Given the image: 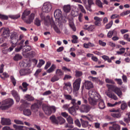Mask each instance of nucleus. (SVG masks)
<instances>
[{"label":"nucleus","mask_w":130,"mask_h":130,"mask_svg":"<svg viewBox=\"0 0 130 130\" xmlns=\"http://www.w3.org/2000/svg\"><path fill=\"white\" fill-rule=\"evenodd\" d=\"M11 94H12V96H14V98H15L19 95L18 94V92H17V91H16L15 90L11 91Z\"/></svg>","instance_id":"obj_57"},{"label":"nucleus","mask_w":130,"mask_h":130,"mask_svg":"<svg viewBox=\"0 0 130 130\" xmlns=\"http://www.w3.org/2000/svg\"><path fill=\"white\" fill-rule=\"evenodd\" d=\"M89 79L92 81L93 82H98V78L93 77V76H89Z\"/></svg>","instance_id":"obj_54"},{"label":"nucleus","mask_w":130,"mask_h":130,"mask_svg":"<svg viewBox=\"0 0 130 130\" xmlns=\"http://www.w3.org/2000/svg\"><path fill=\"white\" fill-rule=\"evenodd\" d=\"M58 80H59V77H58L56 75H55L51 78V82H52V83H54V82H56V81H58Z\"/></svg>","instance_id":"obj_41"},{"label":"nucleus","mask_w":130,"mask_h":130,"mask_svg":"<svg viewBox=\"0 0 130 130\" xmlns=\"http://www.w3.org/2000/svg\"><path fill=\"white\" fill-rule=\"evenodd\" d=\"M30 14H31V11L26 9L23 12L21 16V19H22L23 21H25L26 24H31L32 22H33V20H34V18H35V14L34 13H31L30 15ZM29 15H30V16H29ZM27 16H29L28 18L26 20L25 19Z\"/></svg>","instance_id":"obj_4"},{"label":"nucleus","mask_w":130,"mask_h":130,"mask_svg":"<svg viewBox=\"0 0 130 130\" xmlns=\"http://www.w3.org/2000/svg\"><path fill=\"white\" fill-rule=\"evenodd\" d=\"M126 107H127V104H126V103H123L121 105V109H122V110H124V109H125Z\"/></svg>","instance_id":"obj_61"},{"label":"nucleus","mask_w":130,"mask_h":130,"mask_svg":"<svg viewBox=\"0 0 130 130\" xmlns=\"http://www.w3.org/2000/svg\"><path fill=\"white\" fill-rule=\"evenodd\" d=\"M94 20H95L94 24L95 26H101V21H102V19L98 17L97 16H95L94 17Z\"/></svg>","instance_id":"obj_23"},{"label":"nucleus","mask_w":130,"mask_h":130,"mask_svg":"<svg viewBox=\"0 0 130 130\" xmlns=\"http://www.w3.org/2000/svg\"><path fill=\"white\" fill-rule=\"evenodd\" d=\"M89 99L88 101L91 105H96L99 102V108L100 109H104L105 108V103L104 101L101 99V96L99 93L94 92L93 90H90L89 91Z\"/></svg>","instance_id":"obj_1"},{"label":"nucleus","mask_w":130,"mask_h":130,"mask_svg":"<svg viewBox=\"0 0 130 130\" xmlns=\"http://www.w3.org/2000/svg\"><path fill=\"white\" fill-rule=\"evenodd\" d=\"M80 111L87 113V112L90 111V106L89 105H82L80 108Z\"/></svg>","instance_id":"obj_14"},{"label":"nucleus","mask_w":130,"mask_h":130,"mask_svg":"<svg viewBox=\"0 0 130 130\" xmlns=\"http://www.w3.org/2000/svg\"><path fill=\"white\" fill-rule=\"evenodd\" d=\"M129 35L127 34L124 35L123 38L124 40H126V41H128V42H130V38Z\"/></svg>","instance_id":"obj_50"},{"label":"nucleus","mask_w":130,"mask_h":130,"mask_svg":"<svg viewBox=\"0 0 130 130\" xmlns=\"http://www.w3.org/2000/svg\"><path fill=\"white\" fill-rule=\"evenodd\" d=\"M52 92L50 90L46 91L43 93L44 96H46L47 95H50Z\"/></svg>","instance_id":"obj_63"},{"label":"nucleus","mask_w":130,"mask_h":130,"mask_svg":"<svg viewBox=\"0 0 130 130\" xmlns=\"http://www.w3.org/2000/svg\"><path fill=\"white\" fill-rule=\"evenodd\" d=\"M31 73V70L30 69H21L19 71L20 76H26L29 75Z\"/></svg>","instance_id":"obj_15"},{"label":"nucleus","mask_w":130,"mask_h":130,"mask_svg":"<svg viewBox=\"0 0 130 130\" xmlns=\"http://www.w3.org/2000/svg\"><path fill=\"white\" fill-rule=\"evenodd\" d=\"M63 11L65 13H70L71 11V6L70 5H65L63 7Z\"/></svg>","instance_id":"obj_34"},{"label":"nucleus","mask_w":130,"mask_h":130,"mask_svg":"<svg viewBox=\"0 0 130 130\" xmlns=\"http://www.w3.org/2000/svg\"><path fill=\"white\" fill-rule=\"evenodd\" d=\"M80 121L81 122V125L82 127L86 128V127H88V126H91V125L89 124V122L86 120H83L82 118L80 119Z\"/></svg>","instance_id":"obj_22"},{"label":"nucleus","mask_w":130,"mask_h":130,"mask_svg":"<svg viewBox=\"0 0 130 130\" xmlns=\"http://www.w3.org/2000/svg\"><path fill=\"white\" fill-rule=\"evenodd\" d=\"M52 9V5L50 3H45L44 4L42 10L44 13H49Z\"/></svg>","instance_id":"obj_11"},{"label":"nucleus","mask_w":130,"mask_h":130,"mask_svg":"<svg viewBox=\"0 0 130 130\" xmlns=\"http://www.w3.org/2000/svg\"><path fill=\"white\" fill-rule=\"evenodd\" d=\"M66 122V119L62 117H58V124H63Z\"/></svg>","instance_id":"obj_31"},{"label":"nucleus","mask_w":130,"mask_h":130,"mask_svg":"<svg viewBox=\"0 0 130 130\" xmlns=\"http://www.w3.org/2000/svg\"><path fill=\"white\" fill-rule=\"evenodd\" d=\"M54 17L57 21V23L59 26L62 25L63 23H67V18L64 16H62V12L60 10H56L54 12Z\"/></svg>","instance_id":"obj_3"},{"label":"nucleus","mask_w":130,"mask_h":130,"mask_svg":"<svg viewBox=\"0 0 130 130\" xmlns=\"http://www.w3.org/2000/svg\"><path fill=\"white\" fill-rule=\"evenodd\" d=\"M45 63V61L43 59H40L38 64L37 65V68H41Z\"/></svg>","instance_id":"obj_40"},{"label":"nucleus","mask_w":130,"mask_h":130,"mask_svg":"<svg viewBox=\"0 0 130 130\" xmlns=\"http://www.w3.org/2000/svg\"><path fill=\"white\" fill-rule=\"evenodd\" d=\"M1 123L3 125H10L11 124V120L10 119L2 118Z\"/></svg>","instance_id":"obj_20"},{"label":"nucleus","mask_w":130,"mask_h":130,"mask_svg":"<svg viewBox=\"0 0 130 130\" xmlns=\"http://www.w3.org/2000/svg\"><path fill=\"white\" fill-rule=\"evenodd\" d=\"M44 24L45 26H49V25H51V26L53 28L54 31H55L56 33H58V34H60V30H59V29L57 27L56 24H55V22L52 17L50 18L49 16H47L46 17H44Z\"/></svg>","instance_id":"obj_2"},{"label":"nucleus","mask_w":130,"mask_h":130,"mask_svg":"<svg viewBox=\"0 0 130 130\" xmlns=\"http://www.w3.org/2000/svg\"><path fill=\"white\" fill-rule=\"evenodd\" d=\"M113 24V21H111L108 24L106 25V28L107 29H110L111 27L112 26V25Z\"/></svg>","instance_id":"obj_53"},{"label":"nucleus","mask_w":130,"mask_h":130,"mask_svg":"<svg viewBox=\"0 0 130 130\" xmlns=\"http://www.w3.org/2000/svg\"><path fill=\"white\" fill-rule=\"evenodd\" d=\"M64 97L65 99H66V100H71V103L72 102L73 100H75V103H77V100L75 99H73L72 98V96L70 94H64Z\"/></svg>","instance_id":"obj_28"},{"label":"nucleus","mask_w":130,"mask_h":130,"mask_svg":"<svg viewBox=\"0 0 130 130\" xmlns=\"http://www.w3.org/2000/svg\"><path fill=\"white\" fill-rule=\"evenodd\" d=\"M129 14H130V10H127L126 11H124V12H122L120 14V16H121V17H124V16H126V15H128Z\"/></svg>","instance_id":"obj_45"},{"label":"nucleus","mask_w":130,"mask_h":130,"mask_svg":"<svg viewBox=\"0 0 130 130\" xmlns=\"http://www.w3.org/2000/svg\"><path fill=\"white\" fill-rule=\"evenodd\" d=\"M115 81L117 82L118 85H122V80H121V79L116 78L115 79Z\"/></svg>","instance_id":"obj_55"},{"label":"nucleus","mask_w":130,"mask_h":130,"mask_svg":"<svg viewBox=\"0 0 130 130\" xmlns=\"http://www.w3.org/2000/svg\"><path fill=\"white\" fill-rule=\"evenodd\" d=\"M11 43L13 45L17 46V43L19 42V36L18 33L15 31H13L11 33L10 35Z\"/></svg>","instance_id":"obj_10"},{"label":"nucleus","mask_w":130,"mask_h":130,"mask_svg":"<svg viewBox=\"0 0 130 130\" xmlns=\"http://www.w3.org/2000/svg\"><path fill=\"white\" fill-rule=\"evenodd\" d=\"M95 4L99 6V8H103V6L102 5V2L100 0H96Z\"/></svg>","instance_id":"obj_47"},{"label":"nucleus","mask_w":130,"mask_h":130,"mask_svg":"<svg viewBox=\"0 0 130 130\" xmlns=\"http://www.w3.org/2000/svg\"><path fill=\"white\" fill-rule=\"evenodd\" d=\"M115 122H110V124H113V126L109 127V130H120V126L117 124H113Z\"/></svg>","instance_id":"obj_17"},{"label":"nucleus","mask_w":130,"mask_h":130,"mask_svg":"<svg viewBox=\"0 0 130 130\" xmlns=\"http://www.w3.org/2000/svg\"><path fill=\"white\" fill-rule=\"evenodd\" d=\"M14 104V100L7 99L2 101V106H0L1 110H8Z\"/></svg>","instance_id":"obj_6"},{"label":"nucleus","mask_w":130,"mask_h":130,"mask_svg":"<svg viewBox=\"0 0 130 130\" xmlns=\"http://www.w3.org/2000/svg\"><path fill=\"white\" fill-rule=\"evenodd\" d=\"M69 26L71 29L74 31V32H76L77 31V28H76V26H75V23L72 20H69Z\"/></svg>","instance_id":"obj_26"},{"label":"nucleus","mask_w":130,"mask_h":130,"mask_svg":"<svg viewBox=\"0 0 130 130\" xmlns=\"http://www.w3.org/2000/svg\"><path fill=\"white\" fill-rule=\"evenodd\" d=\"M82 76H83V72L81 71L75 72V77H76V78H80V77H82Z\"/></svg>","instance_id":"obj_43"},{"label":"nucleus","mask_w":130,"mask_h":130,"mask_svg":"<svg viewBox=\"0 0 130 130\" xmlns=\"http://www.w3.org/2000/svg\"><path fill=\"white\" fill-rule=\"evenodd\" d=\"M82 79L81 78L76 79L73 84V94H79V90H80V86H81V82Z\"/></svg>","instance_id":"obj_8"},{"label":"nucleus","mask_w":130,"mask_h":130,"mask_svg":"<svg viewBox=\"0 0 130 130\" xmlns=\"http://www.w3.org/2000/svg\"><path fill=\"white\" fill-rule=\"evenodd\" d=\"M73 40H71V42L72 43H78V39H79V38H78V36L76 35H73L72 36Z\"/></svg>","instance_id":"obj_38"},{"label":"nucleus","mask_w":130,"mask_h":130,"mask_svg":"<svg viewBox=\"0 0 130 130\" xmlns=\"http://www.w3.org/2000/svg\"><path fill=\"white\" fill-rule=\"evenodd\" d=\"M114 35H117V30L116 28L109 31L107 34V37L108 38H112V37L114 36Z\"/></svg>","instance_id":"obj_18"},{"label":"nucleus","mask_w":130,"mask_h":130,"mask_svg":"<svg viewBox=\"0 0 130 130\" xmlns=\"http://www.w3.org/2000/svg\"><path fill=\"white\" fill-rule=\"evenodd\" d=\"M69 107H70V105L65 104L62 106V108L64 109V110H69Z\"/></svg>","instance_id":"obj_62"},{"label":"nucleus","mask_w":130,"mask_h":130,"mask_svg":"<svg viewBox=\"0 0 130 130\" xmlns=\"http://www.w3.org/2000/svg\"><path fill=\"white\" fill-rule=\"evenodd\" d=\"M27 54L29 57L31 58L34 57V56H36V55H37V53H36V51H31L29 52Z\"/></svg>","instance_id":"obj_36"},{"label":"nucleus","mask_w":130,"mask_h":130,"mask_svg":"<svg viewBox=\"0 0 130 130\" xmlns=\"http://www.w3.org/2000/svg\"><path fill=\"white\" fill-rule=\"evenodd\" d=\"M74 123L76 124V125H77V126H78V127H81V122L79 119H76Z\"/></svg>","instance_id":"obj_56"},{"label":"nucleus","mask_w":130,"mask_h":130,"mask_svg":"<svg viewBox=\"0 0 130 130\" xmlns=\"http://www.w3.org/2000/svg\"><path fill=\"white\" fill-rule=\"evenodd\" d=\"M34 97L31 95L25 94L24 96V100L26 101H34Z\"/></svg>","instance_id":"obj_25"},{"label":"nucleus","mask_w":130,"mask_h":130,"mask_svg":"<svg viewBox=\"0 0 130 130\" xmlns=\"http://www.w3.org/2000/svg\"><path fill=\"white\" fill-rule=\"evenodd\" d=\"M92 7V5H90L89 4L85 5V8L87 11H88L89 12H92V9L91 8Z\"/></svg>","instance_id":"obj_48"},{"label":"nucleus","mask_w":130,"mask_h":130,"mask_svg":"<svg viewBox=\"0 0 130 130\" xmlns=\"http://www.w3.org/2000/svg\"><path fill=\"white\" fill-rule=\"evenodd\" d=\"M31 110L29 109H25L23 110V114L26 116H30L31 114Z\"/></svg>","instance_id":"obj_35"},{"label":"nucleus","mask_w":130,"mask_h":130,"mask_svg":"<svg viewBox=\"0 0 130 130\" xmlns=\"http://www.w3.org/2000/svg\"><path fill=\"white\" fill-rule=\"evenodd\" d=\"M26 48L24 52H28V51H30L32 49V47L30 45L25 46Z\"/></svg>","instance_id":"obj_59"},{"label":"nucleus","mask_w":130,"mask_h":130,"mask_svg":"<svg viewBox=\"0 0 130 130\" xmlns=\"http://www.w3.org/2000/svg\"><path fill=\"white\" fill-rule=\"evenodd\" d=\"M56 75L58 77L59 79H60V78H61V76L63 75V72L61 70L58 69L56 71Z\"/></svg>","instance_id":"obj_30"},{"label":"nucleus","mask_w":130,"mask_h":130,"mask_svg":"<svg viewBox=\"0 0 130 130\" xmlns=\"http://www.w3.org/2000/svg\"><path fill=\"white\" fill-rule=\"evenodd\" d=\"M85 30H87V31H92V30H94V29H95V27L94 26V25H92L90 26L85 25Z\"/></svg>","instance_id":"obj_32"},{"label":"nucleus","mask_w":130,"mask_h":130,"mask_svg":"<svg viewBox=\"0 0 130 130\" xmlns=\"http://www.w3.org/2000/svg\"><path fill=\"white\" fill-rule=\"evenodd\" d=\"M107 87H108L109 90H112L119 97V98H121L122 97V92L121 90H120V88H118L115 85L107 84Z\"/></svg>","instance_id":"obj_9"},{"label":"nucleus","mask_w":130,"mask_h":130,"mask_svg":"<svg viewBox=\"0 0 130 130\" xmlns=\"http://www.w3.org/2000/svg\"><path fill=\"white\" fill-rule=\"evenodd\" d=\"M61 115L63 116V117H64V118H67L69 117V114L66 112H61Z\"/></svg>","instance_id":"obj_60"},{"label":"nucleus","mask_w":130,"mask_h":130,"mask_svg":"<svg viewBox=\"0 0 130 130\" xmlns=\"http://www.w3.org/2000/svg\"><path fill=\"white\" fill-rule=\"evenodd\" d=\"M106 83H108V84H112V85H114L115 84V82L113 80L109 79L108 78H107L106 80Z\"/></svg>","instance_id":"obj_49"},{"label":"nucleus","mask_w":130,"mask_h":130,"mask_svg":"<svg viewBox=\"0 0 130 130\" xmlns=\"http://www.w3.org/2000/svg\"><path fill=\"white\" fill-rule=\"evenodd\" d=\"M43 110L47 115H50L52 113H55L56 108L54 106H48L46 105L43 106Z\"/></svg>","instance_id":"obj_7"},{"label":"nucleus","mask_w":130,"mask_h":130,"mask_svg":"<svg viewBox=\"0 0 130 130\" xmlns=\"http://www.w3.org/2000/svg\"><path fill=\"white\" fill-rule=\"evenodd\" d=\"M41 105V102L35 103L32 104L31 106V110L33 112H37L38 109H39V107Z\"/></svg>","instance_id":"obj_12"},{"label":"nucleus","mask_w":130,"mask_h":130,"mask_svg":"<svg viewBox=\"0 0 130 130\" xmlns=\"http://www.w3.org/2000/svg\"><path fill=\"white\" fill-rule=\"evenodd\" d=\"M14 122L17 124H24V122H23V121L19 120H15Z\"/></svg>","instance_id":"obj_64"},{"label":"nucleus","mask_w":130,"mask_h":130,"mask_svg":"<svg viewBox=\"0 0 130 130\" xmlns=\"http://www.w3.org/2000/svg\"><path fill=\"white\" fill-rule=\"evenodd\" d=\"M67 120L69 124H74V120H73V118L71 117V116H69L67 118Z\"/></svg>","instance_id":"obj_42"},{"label":"nucleus","mask_w":130,"mask_h":130,"mask_svg":"<svg viewBox=\"0 0 130 130\" xmlns=\"http://www.w3.org/2000/svg\"><path fill=\"white\" fill-rule=\"evenodd\" d=\"M78 8L80 9L81 12H82L83 14H86V10L82 5L79 4Z\"/></svg>","instance_id":"obj_44"},{"label":"nucleus","mask_w":130,"mask_h":130,"mask_svg":"<svg viewBox=\"0 0 130 130\" xmlns=\"http://www.w3.org/2000/svg\"><path fill=\"white\" fill-rule=\"evenodd\" d=\"M34 23L37 27H40V26H41V20L38 18H36Z\"/></svg>","instance_id":"obj_37"},{"label":"nucleus","mask_w":130,"mask_h":130,"mask_svg":"<svg viewBox=\"0 0 130 130\" xmlns=\"http://www.w3.org/2000/svg\"><path fill=\"white\" fill-rule=\"evenodd\" d=\"M22 58H23V57L22 56V55H20V54H15V56L13 57V59L15 61L21 60Z\"/></svg>","instance_id":"obj_29"},{"label":"nucleus","mask_w":130,"mask_h":130,"mask_svg":"<svg viewBox=\"0 0 130 130\" xmlns=\"http://www.w3.org/2000/svg\"><path fill=\"white\" fill-rule=\"evenodd\" d=\"M82 102L81 101H78L77 103H75V100H73L72 102L71 103V104H72L73 106L69 108L68 109V111L70 114H72V115H77V111L79 108L80 107H79V105H81Z\"/></svg>","instance_id":"obj_5"},{"label":"nucleus","mask_w":130,"mask_h":130,"mask_svg":"<svg viewBox=\"0 0 130 130\" xmlns=\"http://www.w3.org/2000/svg\"><path fill=\"white\" fill-rule=\"evenodd\" d=\"M24 47L22 45H21L20 47H18L15 48V51L16 52H20L21 51V49Z\"/></svg>","instance_id":"obj_58"},{"label":"nucleus","mask_w":130,"mask_h":130,"mask_svg":"<svg viewBox=\"0 0 130 130\" xmlns=\"http://www.w3.org/2000/svg\"><path fill=\"white\" fill-rule=\"evenodd\" d=\"M9 35H10V29L9 28H5L3 30V34H2V37L7 39L9 37Z\"/></svg>","instance_id":"obj_19"},{"label":"nucleus","mask_w":130,"mask_h":130,"mask_svg":"<svg viewBox=\"0 0 130 130\" xmlns=\"http://www.w3.org/2000/svg\"><path fill=\"white\" fill-rule=\"evenodd\" d=\"M50 120H51L52 123L54 124H58V117L56 118L55 115H52L49 118Z\"/></svg>","instance_id":"obj_21"},{"label":"nucleus","mask_w":130,"mask_h":130,"mask_svg":"<svg viewBox=\"0 0 130 130\" xmlns=\"http://www.w3.org/2000/svg\"><path fill=\"white\" fill-rule=\"evenodd\" d=\"M0 19L2 20H8L9 17L7 15L0 14Z\"/></svg>","instance_id":"obj_51"},{"label":"nucleus","mask_w":130,"mask_h":130,"mask_svg":"<svg viewBox=\"0 0 130 130\" xmlns=\"http://www.w3.org/2000/svg\"><path fill=\"white\" fill-rule=\"evenodd\" d=\"M13 127L15 128V129H18V130H23V126H20V125H17L16 124L13 125Z\"/></svg>","instance_id":"obj_52"},{"label":"nucleus","mask_w":130,"mask_h":130,"mask_svg":"<svg viewBox=\"0 0 130 130\" xmlns=\"http://www.w3.org/2000/svg\"><path fill=\"white\" fill-rule=\"evenodd\" d=\"M22 86H19V88L20 90H22L23 92H27V91H28V86H29V84L27 83V82H24L22 83Z\"/></svg>","instance_id":"obj_16"},{"label":"nucleus","mask_w":130,"mask_h":130,"mask_svg":"<svg viewBox=\"0 0 130 130\" xmlns=\"http://www.w3.org/2000/svg\"><path fill=\"white\" fill-rule=\"evenodd\" d=\"M84 86L85 87V89L86 90H90L94 87V85H93V83L91 81H85L84 82Z\"/></svg>","instance_id":"obj_13"},{"label":"nucleus","mask_w":130,"mask_h":130,"mask_svg":"<svg viewBox=\"0 0 130 130\" xmlns=\"http://www.w3.org/2000/svg\"><path fill=\"white\" fill-rule=\"evenodd\" d=\"M20 102L22 103L20 106V108H27V107L29 106V103H27V102H25L23 100H21Z\"/></svg>","instance_id":"obj_27"},{"label":"nucleus","mask_w":130,"mask_h":130,"mask_svg":"<svg viewBox=\"0 0 130 130\" xmlns=\"http://www.w3.org/2000/svg\"><path fill=\"white\" fill-rule=\"evenodd\" d=\"M55 70V65L52 64L51 67L47 71V73L50 74V73H52Z\"/></svg>","instance_id":"obj_39"},{"label":"nucleus","mask_w":130,"mask_h":130,"mask_svg":"<svg viewBox=\"0 0 130 130\" xmlns=\"http://www.w3.org/2000/svg\"><path fill=\"white\" fill-rule=\"evenodd\" d=\"M10 79L13 86H16V84H17V80H16L15 77H14V76H11Z\"/></svg>","instance_id":"obj_46"},{"label":"nucleus","mask_w":130,"mask_h":130,"mask_svg":"<svg viewBox=\"0 0 130 130\" xmlns=\"http://www.w3.org/2000/svg\"><path fill=\"white\" fill-rule=\"evenodd\" d=\"M111 115L112 117H114V118H120V117H121V114H120V113H111Z\"/></svg>","instance_id":"obj_33"},{"label":"nucleus","mask_w":130,"mask_h":130,"mask_svg":"<svg viewBox=\"0 0 130 130\" xmlns=\"http://www.w3.org/2000/svg\"><path fill=\"white\" fill-rule=\"evenodd\" d=\"M106 95L108 96V97L111 98V99H113L114 100H117L118 99V98H117V96L112 92H108L107 93H106Z\"/></svg>","instance_id":"obj_24"}]
</instances>
